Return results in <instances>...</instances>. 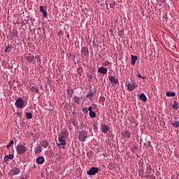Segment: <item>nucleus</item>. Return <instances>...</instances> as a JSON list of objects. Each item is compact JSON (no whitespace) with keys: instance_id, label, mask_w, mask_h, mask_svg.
Segmentation results:
<instances>
[{"instance_id":"c85d7f7f","label":"nucleus","mask_w":179,"mask_h":179,"mask_svg":"<svg viewBox=\"0 0 179 179\" xmlns=\"http://www.w3.org/2000/svg\"><path fill=\"white\" fill-rule=\"evenodd\" d=\"M83 72V69H82V67H79L77 69V73H78L80 76H82Z\"/></svg>"},{"instance_id":"39448f33","label":"nucleus","mask_w":179,"mask_h":179,"mask_svg":"<svg viewBox=\"0 0 179 179\" xmlns=\"http://www.w3.org/2000/svg\"><path fill=\"white\" fill-rule=\"evenodd\" d=\"M99 173L98 167H91L89 171H87L88 176H94Z\"/></svg>"},{"instance_id":"ea45409f","label":"nucleus","mask_w":179,"mask_h":179,"mask_svg":"<svg viewBox=\"0 0 179 179\" xmlns=\"http://www.w3.org/2000/svg\"><path fill=\"white\" fill-rule=\"evenodd\" d=\"M83 111L84 113H87V111H88L87 108H84L83 109Z\"/></svg>"},{"instance_id":"20e7f679","label":"nucleus","mask_w":179,"mask_h":179,"mask_svg":"<svg viewBox=\"0 0 179 179\" xmlns=\"http://www.w3.org/2000/svg\"><path fill=\"white\" fill-rule=\"evenodd\" d=\"M9 176H17V174H20V169L17 167H13L8 172Z\"/></svg>"},{"instance_id":"4468645a","label":"nucleus","mask_w":179,"mask_h":179,"mask_svg":"<svg viewBox=\"0 0 179 179\" xmlns=\"http://www.w3.org/2000/svg\"><path fill=\"white\" fill-rule=\"evenodd\" d=\"M109 80L110 83H113L114 85H117V83H118V79H117L115 76H109Z\"/></svg>"},{"instance_id":"1a4fd4ad","label":"nucleus","mask_w":179,"mask_h":179,"mask_svg":"<svg viewBox=\"0 0 179 179\" xmlns=\"http://www.w3.org/2000/svg\"><path fill=\"white\" fill-rule=\"evenodd\" d=\"M138 87V85L135 83L128 84L127 85V89L129 90V92H134Z\"/></svg>"},{"instance_id":"a878e982","label":"nucleus","mask_w":179,"mask_h":179,"mask_svg":"<svg viewBox=\"0 0 179 179\" xmlns=\"http://www.w3.org/2000/svg\"><path fill=\"white\" fill-rule=\"evenodd\" d=\"M166 95L168 97H174L176 96V93L173 92H166Z\"/></svg>"},{"instance_id":"f3484780","label":"nucleus","mask_w":179,"mask_h":179,"mask_svg":"<svg viewBox=\"0 0 179 179\" xmlns=\"http://www.w3.org/2000/svg\"><path fill=\"white\" fill-rule=\"evenodd\" d=\"M67 94H68V96L71 99L72 97H73V89H71L70 87H69L67 89Z\"/></svg>"},{"instance_id":"58836bf2","label":"nucleus","mask_w":179,"mask_h":179,"mask_svg":"<svg viewBox=\"0 0 179 179\" xmlns=\"http://www.w3.org/2000/svg\"><path fill=\"white\" fill-rule=\"evenodd\" d=\"M88 111H90V113H91L92 111H93V108H92L91 106H90L88 108Z\"/></svg>"},{"instance_id":"b1692460","label":"nucleus","mask_w":179,"mask_h":179,"mask_svg":"<svg viewBox=\"0 0 179 179\" xmlns=\"http://www.w3.org/2000/svg\"><path fill=\"white\" fill-rule=\"evenodd\" d=\"M26 59L28 62H33V61H34V56H33V55H30L26 57Z\"/></svg>"},{"instance_id":"dca6fc26","label":"nucleus","mask_w":179,"mask_h":179,"mask_svg":"<svg viewBox=\"0 0 179 179\" xmlns=\"http://www.w3.org/2000/svg\"><path fill=\"white\" fill-rule=\"evenodd\" d=\"M44 161H45L44 157H43V156H41V157H38L36 158V163H37L38 164H43V163H44Z\"/></svg>"},{"instance_id":"de8ad7c7","label":"nucleus","mask_w":179,"mask_h":179,"mask_svg":"<svg viewBox=\"0 0 179 179\" xmlns=\"http://www.w3.org/2000/svg\"><path fill=\"white\" fill-rule=\"evenodd\" d=\"M59 34H61V31H59Z\"/></svg>"},{"instance_id":"bb28decb","label":"nucleus","mask_w":179,"mask_h":179,"mask_svg":"<svg viewBox=\"0 0 179 179\" xmlns=\"http://www.w3.org/2000/svg\"><path fill=\"white\" fill-rule=\"evenodd\" d=\"M35 151H36L35 155H37V153H41V152H42L41 146L39 145V146L35 148Z\"/></svg>"},{"instance_id":"393cba45","label":"nucleus","mask_w":179,"mask_h":179,"mask_svg":"<svg viewBox=\"0 0 179 179\" xmlns=\"http://www.w3.org/2000/svg\"><path fill=\"white\" fill-rule=\"evenodd\" d=\"M30 90H31V92H34L35 93H38V92H39L38 87L36 86L31 87Z\"/></svg>"},{"instance_id":"5701e85b","label":"nucleus","mask_w":179,"mask_h":179,"mask_svg":"<svg viewBox=\"0 0 179 179\" xmlns=\"http://www.w3.org/2000/svg\"><path fill=\"white\" fill-rule=\"evenodd\" d=\"M73 101L76 103V104H80V97L78 96L73 97Z\"/></svg>"},{"instance_id":"6ab92c4d","label":"nucleus","mask_w":179,"mask_h":179,"mask_svg":"<svg viewBox=\"0 0 179 179\" xmlns=\"http://www.w3.org/2000/svg\"><path fill=\"white\" fill-rule=\"evenodd\" d=\"M13 48V47L12 46V44H8L6 46V49L4 50L5 52H10V51H12V49Z\"/></svg>"},{"instance_id":"37998d69","label":"nucleus","mask_w":179,"mask_h":179,"mask_svg":"<svg viewBox=\"0 0 179 179\" xmlns=\"http://www.w3.org/2000/svg\"><path fill=\"white\" fill-rule=\"evenodd\" d=\"M17 115L22 116V113H17Z\"/></svg>"},{"instance_id":"a211bd4d","label":"nucleus","mask_w":179,"mask_h":179,"mask_svg":"<svg viewBox=\"0 0 179 179\" xmlns=\"http://www.w3.org/2000/svg\"><path fill=\"white\" fill-rule=\"evenodd\" d=\"M171 125H173V127H174L175 128H178L179 127V122L177 120H173V119H171Z\"/></svg>"},{"instance_id":"a19ab883","label":"nucleus","mask_w":179,"mask_h":179,"mask_svg":"<svg viewBox=\"0 0 179 179\" xmlns=\"http://www.w3.org/2000/svg\"><path fill=\"white\" fill-rule=\"evenodd\" d=\"M8 156L5 157H4V162H8Z\"/></svg>"},{"instance_id":"0eeeda50","label":"nucleus","mask_w":179,"mask_h":179,"mask_svg":"<svg viewBox=\"0 0 179 179\" xmlns=\"http://www.w3.org/2000/svg\"><path fill=\"white\" fill-rule=\"evenodd\" d=\"M58 141L60 143H57V146H59V148H61L60 146L66 145V141H65V138H62L61 137H59Z\"/></svg>"},{"instance_id":"3c124183","label":"nucleus","mask_w":179,"mask_h":179,"mask_svg":"<svg viewBox=\"0 0 179 179\" xmlns=\"http://www.w3.org/2000/svg\"><path fill=\"white\" fill-rule=\"evenodd\" d=\"M0 3H1V1H0Z\"/></svg>"},{"instance_id":"9b49d317","label":"nucleus","mask_w":179,"mask_h":179,"mask_svg":"<svg viewBox=\"0 0 179 179\" xmlns=\"http://www.w3.org/2000/svg\"><path fill=\"white\" fill-rule=\"evenodd\" d=\"M69 135V132L68 131L65 130L61 132L60 135L59 136V138H62L63 139H66L68 138V136Z\"/></svg>"},{"instance_id":"e433bc0d","label":"nucleus","mask_w":179,"mask_h":179,"mask_svg":"<svg viewBox=\"0 0 179 179\" xmlns=\"http://www.w3.org/2000/svg\"><path fill=\"white\" fill-rule=\"evenodd\" d=\"M8 159H13V157H15V156H13V155H12V154H10L8 156Z\"/></svg>"},{"instance_id":"c9c22d12","label":"nucleus","mask_w":179,"mask_h":179,"mask_svg":"<svg viewBox=\"0 0 179 179\" xmlns=\"http://www.w3.org/2000/svg\"><path fill=\"white\" fill-rule=\"evenodd\" d=\"M35 58H36V59H37V62H40V56L39 55H36V56H35Z\"/></svg>"},{"instance_id":"7ed1b4c3","label":"nucleus","mask_w":179,"mask_h":179,"mask_svg":"<svg viewBox=\"0 0 179 179\" xmlns=\"http://www.w3.org/2000/svg\"><path fill=\"white\" fill-rule=\"evenodd\" d=\"M86 138H87V132L85 130H82L79 133L78 139L81 141V142H85L86 141Z\"/></svg>"},{"instance_id":"ddd939ff","label":"nucleus","mask_w":179,"mask_h":179,"mask_svg":"<svg viewBox=\"0 0 179 179\" xmlns=\"http://www.w3.org/2000/svg\"><path fill=\"white\" fill-rule=\"evenodd\" d=\"M108 70L106 67H99L98 69V73H102V75H106V73H107Z\"/></svg>"},{"instance_id":"7c9ffc66","label":"nucleus","mask_w":179,"mask_h":179,"mask_svg":"<svg viewBox=\"0 0 179 179\" xmlns=\"http://www.w3.org/2000/svg\"><path fill=\"white\" fill-rule=\"evenodd\" d=\"M13 143H15L13 140H10V143L6 145L7 149H9L12 146V145H13Z\"/></svg>"},{"instance_id":"72a5a7b5","label":"nucleus","mask_w":179,"mask_h":179,"mask_svg":"<svg viewBox=\"0 0 179 179\" xmlns=\"http://www.w3.org/2000/svg\"><path fill=\"white\" fill-rule=\"evenodd\" d=\"M90 117L91 118H94V117H96V113L94 111L90 112Z\"/></svg>"},{"instance_id":"473e14b6","label":"nucleus","mask_w":179,"mask_h":179,"mask_svg":"<svg viewBox=\"0 0 179 179\" xmlns=\"http://www.w3.org/2000/svg\"><path fill=\"white\" fill-rule=\"evenodd\" d=\"M94 92L90 91L89 92H87V97H92V96H94Z\"/></svg>"},{"instance_id":"412c9836","label":"nucleus","mask_w":179,"mask_h":179,"mask_svg":"<svg viewBox=\"0 0 179 179\" xmlns=\"http://www.w3.org/2000/svg\"><path fill=\"white\" fill-rule=\"evenodd\" d=\"M40 12H41L43 15V17H47V11L44 9V6H40Z\"/></svg>"},{"instance_id":"4c0bfd02","label":"nucleus","mask_w":179,"mask_h":179,"mask_svg":"<svg viewBox=\"0 0 179 179\" xmlns=\"http://www.w3.org/2000/svg\"><path fill=\"white\" fill-rule=\"evenodd\" d=\"M137 76L138 78H142L143 79H146V77H143L142 75H141V73L137 74Z\"/></svg>"},{"instance_id":"9d476101","label":"nucleus","mask_w":179,"mask_h":179,"mask_svg":"<svg viewBox=\"0 0 179 179\" xmlns=\"http://www.w3.org/2000/svg\"><path fill=\"white\" fill-rule=\"evenodd\" d=\"M101 131L103 134H107L110 131V127L107 124H101Z\"/></svg>"},{"instance_id":"8fccbe9b","label":"nucleus","mask_w":179,"mask_h":179,"mask_svg":"<svg viewBox=\"0 0 179 179\" xmlns=\"http://www.w3.org/2000/svg\"><path fill=\"white\" fill-rule=\"evenodd\" d=\"M0 68H1V63H0Z\"/></svg>"},{"instance_id":"79ce46f5","label":"nucleus","mask_w":179,"mask_h":179,"mask_svg":"<svg viewBox=\"0 0 179 179\" xmlns=\"http://www.w3.org/2000/svg\"><path fill=\"white\" fill-rule=\"evenodd\" d=\"M94 129H97V127H96V124L93 125Z\"/></svg>"},{"instance_id":"c03bdc74","label":"nucleus","mask_w":179,"mask_h":179,"mask_svg":"<svg viewBox=\"0 0 179 179\" xmlns=\"http://www.w3.org/2000/svg\"><path fill=\"white\" fill-rule=\"evenodd\" d=\"M139 174H141V173H142V171H138Z\"/></svg>"},{"instance_id":"09e8293b","label":"nucleus","mask_w":179,"mask_h":179,"mask_svg":"<svg viewBox=\"0 0 179 179\" xmlns=\"http://www.w3.org/2000/svg\"><path fill=\"white\" fill-rule=\"evenodd\" d=\"M59 34H61V31H59Z\"/></svg>"},{"instance_id":"f257e3e1","label":"nucleus","mask_w":179,"mask_h":179,"mask_svg":"<svg viewBox=\"0 0 179 179\" xmlns=\"http://www.w3.org/2000/svg\"><path fill=\"white\" fill-rule=\"evenodd\" d=\"M15 106L17 108H24L26 107V101L22 98L15 100Z\"/></svg>"},{"instance_id":"aec40b11","label":"nucleus","mask_w":179,"mask_h":179,"mask_svg":"<svg viewBox=\"0 0 179 179\" xmlns=\"http://www.w3.org/2000/svg\"><path fill=\"white\" fill-rule=\"evenodd\" d=\"M136 61H138V57L135 56V55H131V65H135V64H136Z\"/></svg>"},{"instance_id":"2eb2a0df","label":"nucleus","mask_w":179,"mask_h":179,"mask_svg":"<svg viewBox=\"0 0 179 179\" xmlns=\"http://www.w3.org/2000/svg\"><path fill=\"white\" fill-rule=\"evenodd\" d=\"M122 136H124V138H131V131L128 130H124V131H122Z\"/></svg>"},{"instance_id":"423d86ee","label":"nucleus","mask_w":179,"mask_h":179,"mask_svg":"<svg viewBox=\"0 0 179 179\" xmlns=\"http://www.w3.org/2000/svg\"><path fill=\"white\" fill-rule=\"evenodd\" d=\"M153 173H155L153 171H152V167L151 166H148L146 169V171H145V176L144 177H152V176H153Z\"/></svg>"},{"instance_id":"2f4dec72","label":"nucleus","mask_w":179,"mask_h":179,"mask_svg":"<svg viewBox=\"0 0 179 179\" xmlns=\"http://www.w3.org/2000/svg\"><path fill=\"white\" fill-rule=\"evenodd\" d=\"M104 101H106V97H104L103 96H101L99 97V102L100 103H104Z\"/></svg>"},{"instance_id":"a18cd8bd","label":"nucleus","mask_w":179,"mask_h":179,"mask_svg":"<svg viewBox=\"0 0 179 179\" xmlns=\"http://www.w3.org/2000/svg\"><path fill=\"white\" fill-rule=\"evenodd\" d=\"M67 37L69 38V35H68Z\"/></svg>"},{"instance_id":"c756f323","label":"nucleus","mask_w":179,"mask_h":179,"mask_svg":"<svg viewBox=\"0 0 179 179\" xmlns=\"http://www.w3.org/2000/svg\"><path fill=\"white\" fill-rule=\"evenodd\" d=\"M173 108L177 110V108H178V102L175 101L173 104Z\"/></svg>"},{"instance_id":"6e6552de","label":"nucleus","mask_w":179,"mask_h":179,"mask_svg":"<svg viewBox=\"0 0 179 179\" xmlns=\"http://www.w3.org/2000/svg\"><path fill=\"white\" fill-rule=\"evenodd\" d=\"M89 55V49L86 47H83L81 50V57H86Z\"/></svg>"},{"instance_id":"49530a36","label":"nucleus","mask_w":179,"mask_h":179,"mask_svg":"<svg viewBox=\"0 0 179 179\" xmlns=\"http://www.w3.org/2000/svg\"><path fill=\"white\" fill-rule=\"evenodd\" d=\"M90 78L92 79V76H90Z\"/></svg>"},{"instance_id":"f03ea898","label":"nucleus","mask_w":179,"mask_h":179,"mask_svg":"<svg viewBox=\"0 0 179 179\" xmlns=\"http://www.w3.org/2000/svg\"><path fill=\"white\" fill-rule=\"evenodd\" d=\"M27 146H24L23 144H19L17 145V155H24L27 152Z\"/></svg>"},{"instance_id":"f704fd0d","label":"nucleus","mask_w":179,"mask_h":179,"mask_svg":"<svg viewBox=\"0 0 179 179\" xmlns=\"http://www.w3.org/2000/svg\"><path fill=\"white\" fill-rule=\"evenodd\" d=\"M111 65V63L108 61L105 62V63L103 64V66H110Z\"/></svg>"},{"instance_id":"cd10ccee","label":"nucleus","mask_w":179,"mask_h":179,"mask_svg":"<svg viewBox=\"0 0 179 179\" xmlns=\"http://www.w3.org/2000/svg\"><path fill=\"white\" fill-rule=\"evenodd\" d=\"M25 114H26V117H27V118H28V120H31L33 118V114H31V113L27 112Z\"/></svg>"},{"instance_id":"4be33fe9","label":"nucleus","mask_w":179,"mask_h":179,"mask_svg":"<svg viewBox=\"0 0 179 179\" xmlns=\"http://www.w3.org/2000/svg\"><path fill=\"white\" fill-rule=\"evenodd\" d=\"M139 99L141 100V101H148V98L146 97V95H145V94H141L139 95Z\"/></svg>"},{"instance_id":"f8f14e48","label":"nucleus","mask_w":179,"mask_h":179,"mask_svg":"<svg viewBox=\"0 0 179 179\" xmlns=\"http://www.w3.org/2000/svg\"><path fill=\"white\" fill-rule=\"evenodd\" d=\"M41 146H42L43 148L50 149V143L48 142V141L45 140L41 142Z\"/></svg>"}]
</instances>
